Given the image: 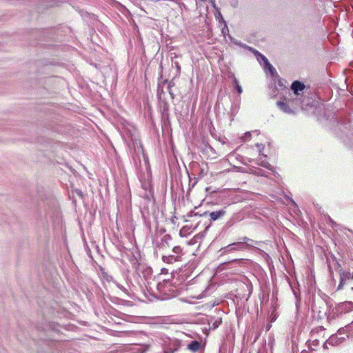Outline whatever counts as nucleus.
<instances>
[{
  "instance_id": "f257e3e1",
  "label": "nucleus",
  "mask_w": 353,
  "mask_h": 353,
  "mask_svg": "<svg viewBox=\"0 0 353 353\" xmlns=\"http://www.w3.org/2000/svg\"><path fill=\"white\" fill-rule=\"evenodd\" d=\"M241 241L231 243L225 248V252L230 253L234 251L243 250L247 247L253 246V240L245 236L241 239Z\"/></svg>"
},
{
  "instance_id": "f03ea898",
  "label": "nucleus",
  "mask_w": 353,
  "mask_h": 353,
  "mask_svg": "<svg viewBox=\"0 0 353 353\" xmlns=\"http://www.w3.org/2000/svg\"><path fill=\"white\" fill-rule=\"evenodd\" d=\"M340 283L338 285V290L342 289L346 281L353 279V276L349 272L342 269L339 270Z\"/></svg>"
},
{
  "instance_id": "7ed1b4c3",
  "label": "nucleus",
  "mask_w": 353,
  "mask_h": 353,
  "mask_svg": "<svg viewBox=\"0 0 353 353\" xmlns=\"http://www.w3.org/2000/svg\"><path fill=\"white\" fill-rule=\"evenodd\" d=\"M291 89L295 94H299V91H303L305 89V85L302 82L295 81L292 83Z\"/></svg>"
},
{
  "instance_id": "20e7f679",
  "label": "nucleus",
  "mask_w": 353,
  "mask_h": 353,
  "mask_svg": "<svg viewBox=\"0 0 353 353\" xmlns=\"http://www.w3.org/2000/svg\"><path fill=\"white\" fill-rule=\"evenodd\" d=\"M163 261L165 263H172L176 261H181V255H168V256H163Z\"/></svg>"
},
{
  "instance_id": "39448f33",
  "label": "nucleus",
  "mask_w": 353,
  "mask_h": 353,
  "mask_svg": "<svg viewBox=\"0 0 353 353\" xmlns=\"http://www.w3.org/2000/svg\"><path fill=\"white\" fill-rule=\"evenodd\" d=\"M225 214V211L224 210H221L216 212H212L210 214V217L212 220L216 221L221 218V216H224Z\"/></svg>"
},
{
  "instance_id": "423d86ee",
  "label": "nucleus",
  "mask_w": 353,
  "mask_h": 353,
  "mask_svg": "<svg viewBox=\"0 0 353 353\" xmlns=\"http://www.w3.org/2000/svg\"><path fill=\"white\" fill-rule=\"evenodd\" d=\"M276 104H277V106L281 110H283L284 112H286V113H292L293 112L292 109L290 108L289 105H288L286 103L283 102V101H278Z\"/></svg>"
},
{
  "instance_id": "0eeeda50",
  "label": "nucleus",
  "mask_w": 353,
  "mask_h": 353,
  "mask_svg": "<svg viewBox=\"0 0 353 353\" xmlns=\"http://www.w3.org/2000/svg\"><path fill=\"white\" fill-rule=\"evenodd\" d=\"M200 347V343L197 341H192L188 345V349L194 352L198 351Z\"/></svg>"
},
{
  "instance_id": "6e6552de",
  "label": "nucleus",
  "mask_w": 353,
  "mask_h": 353,
  "mask_svg": "<svg viewBox=\"0 0 353 353\" xmlns=\"http://www.w3.org/2000/svg\"><path fill=\"white\" fill-rule=\"evenodd\" d=\"M260 56L262 58L263 61H264L265 67L267 68H268L270 70H273L274 68H273L272 65L270 63V62L268 61V59L264 55H263L261 54H260Z\"/></svg>"
},
{
  "instance_id": "1a4fd4ad",
  "label": "nucleus",
  "mask_w": 353,
  "mask_h": 353,
  "mask_svg": "<svg viewBox=\"0 0 353 353\" xmlns=\"http://www.w3.org/2000/svg\"><path fill=\"white\" fill-rule=\"evenodd\" d=\"M172 251L176 254V255H181V256H182V248L180 246H174L172 248Z\"/></svg>"
},
{
  "instance_id": "9d476101",
  "label": "nucleus",
  "mask_w": 353,
  "mask_h": 353,
  "mask_svg": "<svg viewBox=\"0 0 353 353\" xmlns=\"http://www.w3.org/2000/svg\"><path fill=\"white\" fill-rule=\"evenodd\" d=\"M234 82H235V84H236V90H237V92L239 94H241L242 93V88L241 86L239 84L238 81L236 79L234 80Z\"/></svg>"
},
{
  "instance_id": "9b49d317",
  "label": "nucleus",
  "mask_w": 353,
  "mask_h": 353,
  "mask_svg": "<svg viewBox=\"0 0 353 353\" xmlns=\"http://www.w3.org/2000/svg\"><path fill=\"white\" fill-rule=\"evenodd\" d=\"M171 239H172V238H171L170 235L167 234L163 236V241L168 243V241L171 240Z\"/></svg>"
}]
</instances>
